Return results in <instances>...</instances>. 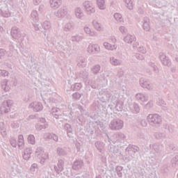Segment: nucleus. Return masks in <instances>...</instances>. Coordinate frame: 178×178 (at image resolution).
<instances>
[{
    "label": "nucleus",
    "instance_id": "obj_1",
    "mask_svg": "<svg viewBox=\"0 0 178 178\" xmlns=\"http://www.w3.org/2000/svg\"><path fill=\"white\" fill-rule=\"evenodd\" d=\"M99 99L101 102H115L118 99V93L104 90L99 92Z\"/></svg>",
    "mask_w": 178,
    "mask_h": 178
},
{
    "label": "nucleus",
    "instance_id": "obj_2",
    "mask_svg": "<svg viewBox=\"0 0 178 178\" xmlns=\"http://www.w3.org/2000/svg\"><path fill=\"white\" fill-rule=\"evenodd\" d=\"M147 119L149 124L153 127H158L162 123V118L158 114H149Z\"/></svg>",
    "mask_w": 178,
    "mask_h": 178
},
{
    "label": "nucleus",
    "instance_id": "obj_3",
    "mask_svg": "<svg viewBox=\"0 0 178 178\" xmlns=\"http://www.w3.org/2000/svg\"><path fill=\"white\" fill-rule=\"evenodd\" d=\"M109 129L111 130L118 131L122 130L124 126V122L120 119L113 120L109 124Z\"/></svg>",
    "mask_w": 178,
    "mask_h": 178
},
{
    "label": "nucleus",
    "instance_id": "obj_4",
    "mask_svg": "<svg viewBox=\"0 0 178 178\" xmlns=\"http://www.w3.org/2000/svg\"><path fill=\"white\" fill-rule=\"evenodd\" d=\"M35 156L40 159V163H44L48 159V153H45L42 147H38L35 152Z\"/></svg>",
    "mask_w": 178,
    "mask_h": 178
},
{
    "label": "nucleus",
    "instance_id": "obj_5",
    "mask_svg": "<svg viewBox=\"0 0 178 178\" xmlns=\"http://www.w3.org/2000/svg\"><path fill=\"white\" fill-rule=\"evenodd\" d=\"M12 104H13V101L12 100L3 102L0 107V115H4V113L10 112V106H12Z\"/></svg>",
    "mask_w": 178,
    "mask_h": 178
},
{
    "label": "nucleus",
    "instance_id": "obj_6",
    "mask_svg": "<svg viewBox=\"0 0 178 178\" xmlns=\"http://www.w3.org/2000/svg\"><path fill=\"white\" fill-rule=\"evenodd\" d=\"M83 5L87 15H92V13H95V6H94L92 2L86 1L83 3Z\"/></svg>",
    "mask_w": 178,
    "mask_h": 178
},
{
    "label": "nucleus",
    "instance_id": "obj_7",
    "mask_svg": "<svg viewBox=\"0 0 178 178\" xmlns=\"http://www.w3.org/2000/svg\"><path fill=\"white\" fill-rule=\"evenodd\" d=\"M139 83H140V86L143 88H146L147 90H149L150 91H152V90H154V86L152 85V83H151L149 80L147 79L140 78Z\"/></svg>",
    "mask_w": 178,
    "mask_h": 178
},
{
    "label": "nucleus",
    "instance_id": "obj_8",
    "mask_svg": "<svg viewBox=\"0 0 178 178\" xmlns=\"http://www.w3.org/2000/svg\"><path fill=\"white\" fill-rule=\"evenodd\" d=\"M51 42L53 45H55L58 49L61 51H63L64 54H67L69 55V49H67V47L66 48H63L62 47L59 46V40H58V37H54L51 38Z\"/></svg>",
    "mask_w": 178,
    "mask_h": 178
},
{
    "label": "nucleus",
    "instance_id": "obj_9",
    "mask_svg": "<svg viewBox=\"0 0 178 178\" xmlns=\"http://www.w3.org/2000/svg\"><path fill=\"white\" fill-rule=\"evenodd\" d=\"M29 108H30V109H33L34 112H40L44 108V106L41 102H35L31 103Z\"/></svg>",
    "mask_w": 178,
    "mask_h": 178
},
{
    "label": "nucleus",
    "instance_id": "obj_10",
    "mask_svg": "<svg viewBox=\"0 0 178 178\" xmlns=\"http://www.w3.org/2000/svg\"><path fill=\"white\" fill-rule=\"evenodd\" d=\"M54 15L59 19H63V17L67 15V8L65 6L61 7L54 13Z\"/></svg>",
    "mask_w": 178,
    "mask_h": 178
},
{
    "label": "nucleus",
    "instance_id": "obj_11",
    "mask_svg": "<svg viewBox=\"0 0 178 178\" xmlns=\"http://www.w3.org/2000/svg\"><path fill=\"white\" fill-rule=\"evenodd\" d=\"M159 59L161 61L162 65L164 66H170L172 65V63L170 62V60H169V58L166 56V55L163 53L159 54Z\"/></svg>",
    "mask_w": 178,
    "mask_h": 178
},
{
    "label": "nucleus",
    "instance_id": "obj_12",
    "mask_svg": "<svg viewBox=\"0 0 178 178\" xmlns=\"http://www.w3.org/2000/svg\"><path fill=\"white\" fill-rule=\"evenodd\" d=\"M88 52L89 54H99L101 52V48L98 44H89L88 47Z\"/></svg>",
    "mask_w": 178,
    "mask_h": 178
},
{
    "label": "nucleus",
    "instance_id": "obj_13",
    "mask_svg": "<svg viewBox=\"0 0 178 178\" xmlns=\"http://www.w3.org/2000/svg\"><path fill=\"white\" fill-rule=\"evenodd\" d=\"M10 34L14 40H17V38H20V37H22V34L20 33V29H19L17 26H13L11 29Z\"/></svg>",
    "mask_w": 178,
    "mask_h": 178
},
{
    "label": "nucleus",
    "instance_id": "obj_14",
    "mask_svg": "<svg viewBox=\"0 0 178 178\" xmlns=\"http://www.w3.org/2000/svg\"><path fill=\"white\" fill-rule=\"evenodd\" d=\"M125 161H127V162H130L131 159L136 158V153H134V152L132 150H129V149H125Z\"/></svg>",
    "mask_w": 178,
    "mask_h": 178
},
{
    "label": "nucleus",
    "instance_id": "obj_15",
    "mask_svg": "<svg viewBox=\"0 0 178 178\" xmlns=\"http://www.w3.org/2000/svg\"><path fill=\"white\" fill-rule=\"evenodd\" d=\"M113 137L114 138V140L113 141V144H115V143H120L122 142V140H124V138H126L124 134L120 132L115 134Z\"/></svg>",
    "mask_w": 178,
    "mask_h": 178
},
{
    "label": "nucleus",
    "instance_id": "obj_16",
    "mask_svg": "<svg viewBox=\"0 0 178 178\" xmlns=\"http://www.w3.org/2000/svg\"><path fill=\"white\" fill-rule=\"evenodd\" d=\"M49 3L51 9L56 10L62 5V0H49Z\"/></svg>",
    "mask_w": 178,
    "mask_h": 178
},
{
    "label": "nucleus",
    "instance_id": "obj_17",
    "mask_svg": "<svg viewBox=\"0 0 178 178\" xmlns=\"http://www.w3.org/2000/svg\"><path fill=\"white\" fill-rule=\"evenodd\" d=\"M76 63L79 67H86L87 66V60L83 56H79L76 58Z\"/></svg>",
    "mask_w": 178,
    "mask_h": 178
},
{
    "label": "nucleus",
    "instance_id": "obj_18",
    "mask_svg": "<svg viewBox=\"0 0 178 178\" xmlns=\"http://www.w3.org/2000/svg\"><path fill=\"white\" fill-rule=\"evenodd\" d=\"M88 74H89L88 72H87V70H86L78 72L79 77H80L81 79H83V80H86L85 81L86 84L90 83V81L87 80V79H88Z\"/></svg>",
    "mask_w": 178,
    "mask_h": 178
},
{
    "label": "nucleus",
    "instance_id": "obj_19",
    "mask_svg": "<svg viewBox=\"0 0 178 178\" xmlns=\"http://www.w3.org/2000/svg\"><path fill=\"white\" fill-rule=\"evenodd\" d=\"M65 165V162L63 160L60 159L58 160L57 166L54 165V170L56 172V173H60L62 170H63V166Z\"/></svg>",
    "mask_w": 178,
    "mask_h": 178
},
{
    "label": "nucleus",
    "instance_id": "obj_20",
    "mask_svg": "<svg viewBox=\"0 0 178 178\" xmlns=\"http://www.w3.org/2000/svg\"><path fill=\"white\" fill-rule=\"evenodd\" d=\"M74 13L76 19H83L84 17V12L80 7H77L74 9Z\"/></svg>",
    "mask_w": 178,
    "mask_h": 178
},
{
    "label": "nucleus",
    "instance_id": "obj_21",
    "mask_svg": "<svg viewBox=\"0 0 178 178\" xmlns=\"http://www.w3.org/2000/svg\"><path fill=\"white\" fill-rule=\"evenodd\" d=\"M129 111L132 113H140V106L137 103H134L129 106Z\"/></svg>",
    "mask_w": 178,
    "mask_h": 178
},
{
    "label": "nucleus",
    "instance_id": "obj_22",
    "mask_svg": "<svg viewBox=\"0 0 178 178\" xmlns=\"http://www.w3.org/2000/svg\"><path fill=\"white\" fill-rule=\"evenodd\" d=\"M110 63L112 66H120L123 63V61L112 56L110 57Z\"/></svg>",
    "mask_w": 178,
    "mask_h": 178
},
{
    "label": "nucleus",
    "instance_id": "obj_23",
    "mask_svg": "<svg viewBox=\"0 0 178 178\" xmlns=\"http://www.w3.org/2000/svg\"><path fill=\"white\" fill-rule=\"evenodd\" d=\"M33 152V150L30 147H27L24 151V154H22L23 159L25 161H29L31 156V154Z\"/></svg>",
    "mask_w": 178,
    "mask_h": 178
},
{
    "label": "nucleus",
    "instance_id": "obj_24",
    "mask_svg": "<svg viewBox=\"0 0 178 178\" xmlns=\"http://www.w3.org/2000/svg\"><path fill=\"white\" fill-rule=\"evenodd\" d=\"M83 30L86 34H88V35H90V37H97V32L91 29V28L88 27L87 25L85 26Z\"/></svg>",
    "mask_w": 178,
    "mask_h": 178
},
{
    "label": "nucleus",
    "instance_id": "obj_25",
    "mask_svg": "<svg viewBox=\"0 0 178 178\" xmlns=\"http://www.w3.org/2000/svg\"><path fill=\"white\" fill-rule=\"evenodd\" d=\"M1 16L3 17H9L10 16V12H9V8L8 5L5 4L3 7H1Z\"/></svg>",
    "mask_w": 178,
    "mask_h": 178
},
{
    "label": "nucleus",
    "instance_id": "obj_26",
    "mask_svg": "<svg viewBox=\"0 0 178 178\" xmlns=\"http://www.w3.org/2000/svg\"><path fill=\"white\" fill-rule=\"evenodd\" d=\"M63 30L66 32L72 31V30H74V22H70L65 24L63 26Z\"/></svg>",
    "mask_w": 178,
    "mask_h": 178
},
{
    "label": "nucleus",
    "instance_id": "obj_27",
    "mask_svg": "<svg viewBox=\"0 0 178 178\" xmlns=\"http://www.w3.org/2000/svg\"><path fill=\"white\" fill-rule=\"evenodd\" d=\"M136 98L138 101H141V102H147L148 101V95L143 93L136 94Z\"/></svg>",
    "mask_w": 178,
    "mask_h": 178
},
{
    "label": "nucleus",
    "instance_id": "obj_28",
    "mask_svg": "<svg viewBox=\"0 0 178 178\" xmlns=\"http://www.w3.org/2000/svg\"><path fill=\"white\" fill-rule=\"evenodd\" d=\"M65 130L67 131V136L70 138H73V129H72V125L70 124H65L64 126Z\"/></svg>",
    "mask_w": 178,
    "mask_h": 178
},
{
    "label": "nucleus",
    "instance_id": "obj_29",
    "mask_svg": "<svg viewBox=\"0 0 178 178\" xmlns=\"http://www.w3.org/2000/svg\"><path fill=\"white\" fill-rule=\"evenodd\" d=\"M92 25L97 31H104V26H102V24L98 22V21L93 20Z\"/></svg>",
    "mask_w": 178,
    "mask_h": 178
},
{
    "label": "nucleus",
    "instance_id": "obj_30",
    "mask_svg": "<svg viewBox=\"0 0 178 178\" xmlns=\"http://www.w3.org/2000/svg\"><path fill=\"white\" fill-rule=\"evenodd\" d=\"M83 163V161L81 160L74 161L72 165V169H74V170H79V169H81Z\"/></svg>",
    "mask_w": 178,
    "mask_h": 178
},
{
    "label": "nucleus",
    "instance_id": "obj_31",
    "mask_svg": "<svg viewBox=\"0 0 178 178\" xmlns=\"http://www.w3.org/2000/svg\"><path fill=\"white\" fill-rule=\"evenodd\" d=\"M136 40V36L128 34L127 36L124 38V42L127 44H131L133 41Z\"/></svg>",
    "mask_w": 178,
    "mask_h": 178
},
{
    "label": "nucleus",
    "instance_id": "obj_32",
    "mask_svg": "<svg viewBox=\"0 0 178 178\" xmlns=\"http://www.w3.org/2000/svg\"><path fill=\"white\" fill-rule=\"evenodd\" d=\"M17 144L19 149H23V147H24V138L23 137V135H19L18 136Z\"/></svg>",
    "mask_w": 178,
    "mask_h": 178
},
{
    "label": "nucleus",
    "instance_id": "obj_33",
    "mask_svg": "<svg viewBox=\"0 0 178 178\" xmlns=\"http://www.w3.org/2000/svg\"><path fill=\"white\" fill-rule=\"evenodd\" d=\"M35 127L38 131H41V130H45V129H48V124H41L40 123H38L35 124Z\"/></svg>",
    "mask_w": 178,
    "mask_h": 178
},
{
    "label": "nucleus",
    "instance_id": "obj_34",
    "mask_svg": "<svg viewBox=\"0 0 178 178\" xmlns=\"http://www.w3.org/2000/svg\"><path fill=\"white\" fill-rule=\"evenodd\" d=\"M51 115H53L56 119H59V115H60V109L59 108H53L51 109Z\"/></svg>",
    "mask_w": 178,
    "mask_h": 178
},
{
    "label": "nucleus",
    "instance_id": "obj_35",
    "mask_svg": "<svg viewBox=\"0 0 178 178\" xmlns=\"http://www.w3.org/2000/svg\"><path fill=\"white\" fill-rule=\"evenodd\" d=\"M31 17L35 23H38V20H40V17H38V13L37 10H33L31 14Z\"/></svg>",
    "mask_w": 178,
    "mask_h": 178
},
{
    "label": "nucleus",
    "instance_id": "obj_36",
    "mask_svg": "<svg viewBox=\"0 0 178 178\" xmlns=\"http://www.w3.org/2000/svg\"><path fill=\"white\" fill-rule=\"evenodd\" d=\"M104 47L106 48V49H108L109 51H113L118 48V46L116 44H111L106 42L104 43Z\"/></svg>",
    "mask_w": 178,
    "mask_h": 178
},
{
    "label": "nucleus",
    "instance_id": "obj_37",
    "mask_svg": "<svg viewBox=\"0 0 178 178\" xmlns=\"http://www.w3.org/2000/svg\"><path fill=\"white\" fill-rule=\"evenodd\" d=\"M1 88L6 92L9 91V90H10V87H9V86H8V80L4 79L2 82H1Z\"/></svg>",
    "mask_w": 178,
    "mask_h": 178
},
{
    "label": "nucleus",
    "instance_id": "obj_38",
    "mask_svg": "<svg viewBox=\"0 0 178 178\" xmlns=\"http://www.w3.org/2000/svg\"><path fill=\"white\" fill-rule=\"evenodd\" d=\"M95 145L97 148V149H98V151H99V152H104V143L100 142V141H97L95 143Z\"/></svg>",
    "mask_w": 178,
    "mask_h": 178
},
{
    "label": "nucleus",
    "instance_id": "obj_39",
    "mask_svg": "<svg viewBox=\"0 0 178 178\" xmlns=\"http://www.w3.org/2000/svg\"><path fill=\"white\" fill-rule=\"evenodd\" d=\"M97 6L101 10H104L106 6L105 5V0H97Z\"/></svg>",
    "mask_w": 178,
    "mask_h": 178
},
{
    "label": "nucleus",
    "instance_id": "obj_40",
    "mask_svg": "<svg viewBox=\"0 0 178 178\" xmlns=\"http://www.w3.org/2000/svg\"><path fill=\"white\" fill-rule=\"evenodd\" d=\"M150 148L152 151H154V152H156V154H159L160 152L159 144L154 143L153 145H150Z\"/></svg>",
    "mask_w": 178,
    "mask_h": 178
},
{
    "label": "nucleus",
    "instance_id": "obj_41",
    "mask_svg": "<svg viewBox=\"0 0 178 178\" xmlns=\"http://www.w3.org/2000/svg\"><path fill=\"white\" fill-rule=\"evenodd\" d=\"M83 38L84 37L76 35L72 36L71 40L75 42H80V41H83Z\"/></svg>",
    "mask_w": 178,
    "mask_h": 178
},
{
    "label": "nucleus",
    "instance_id": "obj_42",
    "mask_svg": "<svg viewBox=\"0 0 178 178\" xmlns=\"http://www.w3.org/2000/svg\"><path fill=\"white\" fill-rule=\"evenodd\" d=\"M143 29L146 31H149V19H148V18H145L144 19Z\"/></svg>",
    "mask_w": 178,
    "mask_h": 178
},
{
    "label": "nucleus",
    "instance_id": "obj_43",
    "mask_svg": "<svg viewBox=\"0 0 178 178\" xmlns=\"http://www.w3.org/2000/svg\"><path fill=\"white\" fill-rule=\"evenodd\" d=\"M101 70V65H96L93 66L91 69V71L92 72L93 74H98Z\"/></svg>",
    "mask_w": 178,
    "mask_h": 178
},
{
    "label": "nucleus",
    "instance_id": "obj_44",
    "mask_svg": "<svg viewBox=\"0 0 178 178\" xmlns=\"http://www.w3.org/2000/svg\"><path fill=\"white\" fill-rule=\"evenodd\" d=\"M81 83H76L71 86V89L73 90V91H79V90H81Z\"/></svg>",
    "mask_w": 178,
    "mask_h": 178
},
{
    "label": "nucleus",
    "instance_id": "obj_45",
    "mask_svg": "<svg viewBox=\"0 0 178 178\" xmlns=\"http://www.w3.org/2000/svg\"><path fill=\"white\" fill-rule=\"evenodd\" d=\"M171 165L172 168H176V166H178V155H176L172 158L171 160Z\"/></svg>",
    "mask_w": 178,
    "mask_h": 178
},
{
    "label": "nucleus",
    "instance_id": "obj_46",
    "mask_svg": "<svg viewBox=\"0 0 178 178\" xmlns=\"http://www.w3.org/2000/svg\"><path fill=\"white\" fill-rule=\"evenodd\" d=\"M138 138H140V140H142V141H143L144 143H145V141H148V136H145V134H144L143 133H139L138 134Z\"/></svg>",
    "mask_w": 178,
    "mask_h": 178
},
{
    "label": "nucleus",
    "instance_id": "obj_47",
    "mask_svg": "<svg viewBox=\"0 0 178 178\" xmlns=\"http://www.w3.org/2000/svg\"><path fill=\"white\" fill-rule=\"evenodd\" d=\"M114 19H115L116 22H123V17L122 16V14L120 13H115L114 14Z\"/></svg>",
    "mask_w": 178,
    "mask_h": 178
},
{
    "label": "nucleus",
    "instance_id": "obj_48",
    "mask_svg": "<svg viewBox=\"0 0 178 178\" xmlns=\"http://www.w3.org/2000/svg\"><path fill=\"white\" fill-rule=\"evenodd\" d=\"M28 143L32 145L35 144V137H34V135L31 134L28 136Z\"/></svg>",
    "mask_w": 178,
    "mask_h": 178
},
{
    "label": "nucleus",
    "instance_id": "obj_49",
    "mask_svg": "<svg viewBox=\"0 0 178 178\" xmlns=\"http://www.w3.org/2000/svg\"><path fill=\"white\" fill-rule=\"evenodd\" d=\"M42 26V29H44V30H49V29H51V22H49L48 21H45L44 22H43Z\"/></svg>",
    "mask_w": 178,
    "mask_h": 178
},
{
    "label": "nucleus",
    "instance_id": "obj_50",
    "mask_svg": "<svg viewBox=\"0 0 178 178\" xmlns=\"http://www.w3.org/2000/svg\"><path fill=\"white\" fill-rule=\"evenodd\" d=\"M57 154L60 156H65V155H66V151H65V149H63L62 147H58Z\"/></svg>",
    "mask_w": 178,
    "mask_h": 178
},
{
    "label": "nucleus",
    "instance_id": "obj_51",
    "mask_svg": "<svg viewBox=\"0 0 178 178\" xmlns=\"http://www.w3.org/2000/svg\"><path fill=\"white\" fill-rule=\"evenodd\" d=\"M115 109L118 112L122 111L123 109V103L122 102H117V104L115 105Z\"/></svg>",
    "mask_w": 178,
    "mask_h": 178
},
{
    "label": "nucleus",
    "instance_id": "obj_52",
    "mask_svg": "<svg viewBox=\"0 0 178 178\" xmlns=\"http://www.w3.org/2000/svg\"><path fill=\"white\" fill-rule=\"evenodd\" d=\"M124 2L127 5V8L129 9V10H132L133 9V1L131 0H124Z\"/></svg>",
    "mask_w": 178,
    "mask_h": 178
},
{
    "label": "nucleus",
    "instance_id": "obj_53",
    "mask_svg": "<svg viewBox=\"0 0 178 178\" xmlns=\"http://www.w3.org/2000/svg\"><path fill=\"white\" fill-rule=\"evenodd\" d=\"M110 152H112V154H118L119 152V150L118 149V147L116 146L111 145Z\"/></svg>",
    "mask_w": 178,
    "mask_h": 178
},
{
    "label": "nucleus",
    "instance_id": "obj_54",
    "mask_svg": "<svg viewBox=\"0 0 178 178\" xmlns=\"http://www.w3.org/2000/svg\"><path fill=\"white\" fill-rule=\"evenodd\" d=\"M154 137L155 138H156L157 140H161V138H163V137H165V135L163 133H161V132H156L154 134Z\"/></svg>",
    "mask_w": 178,
    "mask_h": 178
},
{
    "label": "nucleus",
    "instance_id": "obj_55",
    "mask_svg": "<svg viewBox=\"0 0 178 178\" xmlns=\"http://www.w3.org/2000/svg\"><path fill=\"white\" fill-rule=\"evenodd\" d=\"M127 149L132 151V152H134L136 154V152H138V149H140L137 146H130L129 147H127Z\"/></svg>",
    "mask_w": 178,
    "mask_h": 178
},
{
    "label": "nucleus",
    "instance_id": "obj_56",
    "mask_svg": "<svg viewBox=\"0 0 178 178\" xmlns=\"http://www.w3.org/2000/svg\"><path fill=\"white\" fill-rule=\"evenodd\" d=\"M149 66H151V67L153 68V70L155 72V73H159V70L158 69V67L155 65V63L150 62L149 63Z\"/></svg>",
    "mask_w": 178,
    "mask_h": 178
},
{
    "label": "nucleus",
    "instance_id": "obj_57",
    "mask_svg": "<svg viewBox=\"0 0 178 178\" xmlns=\"http://www.w3.org/2000/svg\"><path fill=\"white\" fill-rule=\"evenodd\" d=\"M54 134L46 133L44 134V140H52V136Z\"/></svg>",
    "mask_w": 178,
    "mask_h": 178
},
{
    "label": "nucleus",
    "instance_id": "obj_58",
    "mask_svg": "<svg viewBox=\"0 0 178 178\" xmlns=\"http://www.w3.org/2000/svg\"><path fill=\"white\" fill-rule=\"evenodd\" d=\"M10 143L12 147H14V148H16V147H17V142L16 141V139L12 138L10 140Z\"/></svg>",
    "mask_w": 178,
    "mask_h": 178
},
{
    "label": "nucleus",
    "instance_id": "obj_59",
    "mask_svg": "<svg viewBox=\"0 0 178 178\" xmlns=\"http://www.w3.org/2000/svg\"><path fill=\"white\" fill-rule=\"evenodd\" d=\"M38 168V165L37 163H33L31 166L30 170H31V172L34 173V172H35V169H37Z\"/></svg>",
    "mask_w": 178,
    "mask_h": 178
},
{
    "label": "nucleus",
    "instance_id": "obj_60",
    "mask_svg": "<svg viewBox=\"0 0 178 178\" xmlns=\"http://www.w3.org/2000/svg\"><path fill=\"white\" fill-rule=\"evenodd\" d=\"M72 98L74 99H80V98H81V95L79 92H75L72 95Z\"/></svg>",
    "mask_w": 178,
    "mask_h": 178
},
{
    "label": "nucleus",
    "instance_id": "obj_61",
    "mask_svg": "<svg viewBox=\"0 0 178 178\" xmlns=\"http://www.w3.org/2000/svg\"><path fill=\"white\" fill-rule=\"evenodd\" d=\"M135 57L136 58V59H138V60H144V59H145V58L144 57V56H143L140 54H136L135 55Z\"/></svg>",
    "mask_w": 178,
    "mask_h": 178
},
{
    "label": "nucleus",
    "instance_id": "obj_62",
    "mask_svg": "<svg viewBox=\"0 0 178 178\" xmlns=\"http://www.w3.org/2000/svg\"><path fill=\"white\" fill-rule=\"evenodd\" d=\"M153 106H154V103L152 102V101H149L147 104H145V108H146V109H149Z\"/></svg>",
    "mask_w": 178,
    "mask_h": 178
},
{
    "label": "nucleus",
    "instance_id": "obj_63",
    "mask_svg": "<svg viewBox=\"0 0 178 178\" xmlns=\"http://www.w3.org/2000/svg\"><path fill=\"white\" fill-rule=\"evenodd\" d=\"M157 105H159L160 106L165 105V101H163V99H162V98H159V99L157 101Z\"/></svg>",
    "mask_w": 178,
    "mask_h": 178
},
{
    "label": "nucleus",
    "instance_id": "obj_64",
    "mask_svg": "<svg viewBox=\"0 0 178 178\" xmlns=\"http://www.w3.org/2000/svg\"><path fill=\"white\" fill-rule=\"evenodd\" d=\"M119 30L122 34H126V33H127V29L124 26H120Z\"/></svg>",
    "mask_w": 178,
    "mask_h": 178
}]
</instances>
